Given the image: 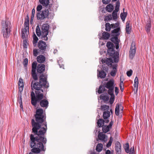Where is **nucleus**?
Returning <instances> with one entry per match:
<instances>
[{
    "mask_svg": "<svg viewBox=\"0 0 154 154\" xmlns=\"http://www.w3.org/2000/svg\"><path fill=\"white\" fill-rule=\"evenodd\" d=\"M47 79V77L42 74L39 77V82H35L33 80L32 81L31 87L32 91L31 94V102L35 106H36L37 103L44 99L43 91L42 88H47L49 87V83Z\"/></svg>",
    "mask_w": 154,
    "mask_h": 154,
    "instance_id": "1",
    "label": "nucleus"
},
{
    "mask_svg": "<svg viewBox=\"0 0 154 154\" xmlns=\"http://www.w3.org/2000/svg\"><path fill=\"white\" fill-rule=\"evenodd\" d=\"M35 122L34 119L31 121L32 127V133L35 135L43 134L45 135L47 130V123L45 121L46 117L42 109H37L35 115Z\"/></svg>",
    "mask_w": 154,
    "mask_h": 154,
    "instance_id": "2",
    "label": "nucleus"
},
{
    "mask_svg": "<svg viewBox=\"0 0 154 154\" xmlns=\"http://www.w3.org/2000/svg\"><path fill=\"white\" fill-rule=\"evenodd\" d=\"M39 133V135H30V146L31 148H32L31 150L32 153H39L41 151L45 150L43 144L46 143V139L43 134H40V132Z\"/></svg>",
    "mask_w": 154,
    "mask_h": 154,
    "instance_id": "3",
    "label": "nucleus"
},
{
    "mask_svg": "<svg viewBox=\"0 0 154 154\" xmlns=\"http://www.w3.org/2000/svg\"><path fill=\"white\" fill-rule=\"evenodd\" d=\"M40 4L45 7L44 10L42 12H37L36 18L38 20L43 21L46 19H48L52 18L54 15V11L51 8L52 5L49 4V0H39Z\"/></svg>",
    "mask_w": 154,
    "mask_h": 154,
    "instance_id": "4",
    "label": "nucleus"
},
{
    "mask_svg": "<svg viewBox=\"0 0 154 154\" xmlns=\"http://www.w3.org/2000/svg\"><path fill=\"white\" fill-rule=\"evenodd\" d=\"M2 32L4 38L9 37L11 32V23L8 20H3L2 22Z\"/></svg>",
    "mask_w": 154,
    "mask_h": 154,
    "instance_id": "5",
    "label": "nucleus"
},
{
    "mask_svg": "<svg viewBox=\"0 0 154 154\" xmlns=\"http://www.w3.org/2000/svg\"><path fill=\"white\" fill-rule=\"evenodd\" d=\"M49 25L47 23L44 24L42 26V38L43 40L47 41L48 37L47 36L48 33Z\"/></svg>",
    "mask_w": 154,
    "mask_h": 154,
    "instance_id": "6",
    "label": "nucleus"
},
{
    "mask_svg": "<svg viewBox=\"0 0 154 154\" xmlns=\"http://www.w3.org/2000/svg\"><path fill=\"white\" fill-rule=\"evenodd\" d=\"M105 87L109 89L108 91V93H113L114 88L113 80H111L108 82L105 85Z\"/></svg>",
    "mask_w": 154,
    "mask_h": 154,
    "instance_id": "7",
    "label": "nucleus"
},
{
    "mask_svg": "<svg viewBox=\"0 0 154 154\" xmlns=\"http://www.w3.org/2000/svg\"><path fill=\"white\" fill-rule=\"evenodd\" d=\"M136 52V48L135 44L134 43H132L129 51V57L131 59H132L134 56Z\"/></svg>",
    "mask_w": 154,
    "mask_h": 154,
    "instance_id": "8",
    "label": "nucleus"
},
{
    "mask_svg": "<svg viewBox=\"0 0 154 154\" xmlns=\"http://www.w3.org/2000/svg\"><path fill=\"white\" fill-rule=\"evenodd\" d=\"M38 46L40 51H45L46 49L47 45L45 42L42 41H40L38 43Z\"/></svg>",
    "mask_w": 154,
    "mask_h": 154,
    "instance_id": "9",
    "label": "nucleus"
},
{
    "mask_svg": "<svg viewBox=\"0 0 154 154\" xmlns=\"http://www.w3.org/2000/svg\"><path fill=\"white\" fill-rule=\"evenodd\" d=\"M113 124V121H111L108 125H103L102 126V130L103 132L106 133L108 132L111 128L112 125Z\"/></svg>",
    "mask_w": 154,
    "mask_h": 154,
    "instance_id": "10",
    "label": "nucleus"
},
{
    "mask_svg": "<svg viewBox=\"0 0 154 154\" xmlns=\"http://www.w3.org/2000/svg\"><path fill=\"white\" fill-rule=\"evenodd\" d=\"M38 102H39L40 105L42 107L46 109L48 106V102L47 100L45 98L41 100Z\"/></svg>",
    "mask_w": 154,
    "mask_h": 154,
    "instance_id": "11",
    "label": "nucleus"
},
{
    "mask_svg": "<svg viewBox=\"0 0 154 154\" xmlns=\"http://www.w3.org/2000/svg\"><path fill=\"white\" fill-rule=\"evenodd\" d=\"M123 107L121 104H117L115 109V113L116 115L118 116L119 115V112L121 111H122L123 109Z\"/></svg>",
    "mask_w": 154,
    "mask_h": 154,
    "instance_id": "12",
    "label": "nucleus"
},
{
    "mask_svg": "<svg viewBox=\"0 0 154 154\" xmlns=\"http://www.w3.org/2000/svg\"><path fill=\"white\" fill-rule=\"evenodd\" d=\"M45 70V66L42 64H40L38 65L37 69V72L41 73Z\"/></svg>",
    "mask_w": 154,
    "mask_h": 154,
    "instance_id": "13",
    "label": "nucleus"
},
{
    "mask_svg": "<svg viewBox=\"0 0 154 154\" xmlns=\"http://www.w3.org/2000/svg\"><path fill=\"white\" fill-rule=\"evenodd\" d=\"M115 150L117 154H120L121 153V146L119 142H117L116 143Z\"/></svg>",
    "mask_w": 154,
    "mask_h": 154,
    "instance_id": "14",
    "label": "nucleus"
},
{
    "mask_svg": "<svg viewBox=\"0 0 154 154\" xmlns=\"http://www.w3.org/2000/svg\"><path fill=\"white\" fill-rule=\"evenodd\" d=\"M29 18L28 16L27 18L25 19L24 21V29L25 30H26L27 31V32H28V30H29Z\"/></svg>",
    "mask_w": 154,
    "mask_h": 154,
    "instance_id": "15",
    "label": "nucleus"
},
{
    "mask_svg": "<svg viewBox=\"0 0 154 154\" xmlns=\"http://www.w3.org/2000/svg\"><path fill=\"white\" fill-rule=\"evenodd\" d=\"M37 61L39 63H43L45 60V57L42 55L38 56L37 58Z\"/></svg>",
    "mask_w": 154,
    "mask_h": 154,
    "instance_id": "16",
    "label": "nucleus"
},
{
    "mask_svg": "<svg viewBox=\"0 0 154 154\" xmlns=\"http://www.w3.org/2000/svg\"><path fill=\"white\" fill-rule=\"evenodd\" d=\"M28 32H27V31L26 30H25V29H23L22 30V35L21 37L23 39H24L26 38L27 36V35L29 33V30H28Z\"/></svg>",
    "mask_w": 154,
    "mask_h": 154,
    "instance_id": "17",
    "label": "nucleus"
},
{
    "mask_svg": "<svg viewBox=\"0 0 154 154\" xmlns=\"http://www.w3.org/2000/svg\"><path fill=\"white\" fill-rule=\"evenodd\" d=\"M138 79L137 77H136L134 80V91H136V92H137V88L138 87Z\"/></svg>",
    "mask_w": 154,
    "mask_h": 154,
    "instance_id": "18",
    "label": "nucleus"
},
{
    "mask_svg": "<svg viewBox=\"0 0 154 154\" xmlns=\"http://www.w3.org/2000/svg\"><path fill=\"white\" fill-rule=\"evenodd\" d=\"M110 112L108 110H106L103 113V117L104 119H108L110 116Z\"/></svg>",
    "mask_w": 154,
    "mask_h": 154,
    "instance_id": "19",
    "label": "nucleus"
},
{
    "mask_svg": "<svg viewBox=\"0 0 154 154\" xmlns=\"http://www.w3.org/2000/svg\"><path fill=\"white\" fill-rule=\"evenodd\" d=\"M126 30L128 34H130L131 32V27L129 25V22L127 21L126 23Z\"/></svg>",
    "mask_w": 154,
    "mask_h": 154,
    "instance_id": "20",
    "label": "nucleus"
},
{
    "mask_svg": "<svg viewBox=\"0 0 154 154\" xmlns=\"http://www.w3.org/2000/svg\"><path fill=\"white\" fill-rule=\"evenodd\" d=\"M106 8L107 11L109 12H110L113 11L114 8L113 5L111 4H109L106 6Z\"/></svg>",
    "mask_w": 154,
    "mask_h": 154,
    "instance_id": "21",
    "label": "nucleus"
},
{
    "mask_svg": "<svg viewBox=\"0 0 154 154\" xmlns=\"http://www.w3.org/2000/svg\"><path fill=\"white\" fill-rule=\"evenodd\" d=\"M107 53L110 56L112 57H114L115 53V51L114 50V48L108 49L107 50Z\"/></svg>",
    "mask_w": 154,
    "mask_h": 154,
    "instance_id": "22",
    "label": "nucleus"
},
{
    "mask_svg": "<svg viewBox=\"0 0 154 154\" xmlns=\"http://www.w3.org/2000/svg\"><path fill=\"white\" fill-rule=\"evenodd\" d=\"M106 135L102 133H100L98 135L99 139L103 141H105Z\"/></svg>",
    "mask_w": 154,
    "mask_h": 154,
    "instance_id": "23",
    "label": "nucleus"
},
{
    "mask_svg": "<svg viewBox=\"0 0 154 154\" xmlns=\"http://www.w3.org/2000/svg\"><path fill=\"white\" fill-rule=\"evenodd\" d=\"M106 74L105 72L103 71H101L99 72V74L97 75V76L101 79L103 78L106 77Z\"/></svg>",
    "mask_w": 154,
    "mask_h": 154,
    "instance_id": "24",
    "label": "nucleus"
},
{
    "mask_svg": "<svg viewBox=\"0 0 154 154\" xmlns=\"http://www.w3.org/2000/svg\"><path fill=\"white\" fill-rule=\"evenodd\" d=\"M102 35L103 38L105 39H108L110 36L109 33L106 32H104L103 33Z\"/></svg>",
    "mask_w": 154,
    "mask_h": 154,
    "instance_id": "25",
    "label": "nucleus"
},
{
    "mask_svg": "<svg viewBox=\"0 0 154 154\" xmlns=\"http://www.w3.org/2000/svg\"><path fill=\"white\" fill-rule=\"evenodd\" d=\"M111 41L115 44L119 43V40L118 39L117 36L113 37L111 38Z\"/></svg>",
    "mask_w": 154,
    "mask_h": 154,
    "instance_id": "26",
    "label": "nucleus"
},
{
    "mask_svg": "<svg viewBox=\"0 0 154 154\" xmlns=\"http://www.w3.org/2000/svg\"><path fill=\"white\" fill-rule=\"evenodd\" d=\"M116 66H114L112 67V70L110 72V74L111 76H114L115 75L116 73Z\"/></svg>",
    "mask_w": 154,
    "mask_h": 154,
    "instance_id": "27",
    "label": "nucleus"
},
{
    "mask_svg": "<svg viewBox=\"0 0 154 154\" xmlns=\"http://www.w3.org/2000/svg\"><path fill=\"white\" fill-rule=\"evenodd\" d=\"M36 32L38 36H42V31H41L39 25H37L36 27Z\"/></svg>",
    "mask_w": 154,
    "mask_h": 154,
    "instance_id": "28",
    "label": "nucleus"
},
{
    "mask_svg": "<svg viewBox=\"0 0 154 154\" xmlns=\"http://www.w3.org/2000/svg\"><path fill=\"white\" fill-rule=\"evenodd\" d=\"M104 121L103 119H100L98 120L97 124L99 127H101L103 125Z\"/></svg>",
    "mask_w": 154,
    "mask_h": 154,
    "instance_id": "29",
    "label": "nucleus"
},
{
    "mask_svg": "<svg viewBox=\"0 0 154 154\" xmlns=\"http://www.w3.org/2000/svg\"><path fill=\"white\" fill-rule=\"evenodd\" d=\"M103 148V145L101 143H99L96 147V150L98 152H100Z\"/></svg>",
    "mask_w": 154,
    "mask_h": 154,
    "instance_id": "30",
    "label": "nucleus"
},
{
    "mask_svg": "<svg viewBox=\"0 0 154 154\" xmlns=\"http://www.w3.org/2000/svg\"><path fill=\"white\" fill-rule=\"evenodd\" d=\"M105 87L103 86H100L98 91L99 94H101L106 91Z\"/></svg>",
    "mask_w": 154,
    "mask_h": 154,
    "instance_id": "31",
    "label": "nucleus"
},
{
    "mask_svg": "<svg viewBox=\"0 0 154 154\" xmlns=\"http://www.w3.org/2000/svg\"><path fill=\"white\" fill-rule=\"evenodd\" d=\"M106 46L108 48V49H109L111 48H114V45L111 42H108L106 43Z\"/></svg>",
    "mask_w": 154,
    "mask_h": 154,
    "instance_id": "32",
    "label": "nucleus"
},
{
    "mask_svg": "<svg viewBox=\"0 0 154 154\" xmlns=\"http://www.w3.org/2000/svg\"><path fill=\"white\" fill-rule=\"evenodd\" d=\"M37 66V63L34 62L32 64V72H34L36 71V69Z\"/></svg>",
    "mask_w": 154,
    "mask_h": 154,
    "instance_id": "33",
    "label": "nucleus"
},
{
    "mask_svg": "<svg viewBox=\"0 0 154 154\" xmlns=\"http://www.w3.org/2000/svg\"><path fill=\"white\" fill-rule=\"evenodd\" d=\"M120 30L119 27H118L116 29H114L112 31V33H115L116 34V36H118L119 35V32Z\"/></svg>",
    "mask_w": 154,
    "mask_h": 154,
    "instance_id": "34",
    "label": "nucleus"
},
{
    "mask_svg": "<svg viewBox=\"0 0 154 154\" xmlns=\"http://www.w3.org/2000/svg\"><path fill=\"white\" fill-rule=\"evenodd\" d=\"M33 44L34 46H35L38 40V38L35 34H34V35H33Z\"/></svg>",
    "mask_w": 154,
    "mask_h": 154,
    "instance_id": "35",
    "label": "nucleus"
},
{
    "mask_svg": "<svg viewBox=\"0 0 154 154\" xmlns=\"http://www.w3.org/2000/svg\"><path fill=\"white\" fill-rule=\"evenodd\" d=\"M111 96V97L110 99V103L112 104L114 100L115 96L113 93H108Z\"/></svg>",
    "mask_w": 154,
    "mask_h": 154,
    "instance_id": "36",
    "label": "nucleus"
},
{
    "mask_svg": "<svg viewBox=\"0 0 154 154\" xmlns=\"http://www.w3.org/2000/svg\"><path fill=\"white\" fill-rule=\"evenodd\" d=\"M127 13L124 12L121 13L120 14V17L122 21H124L127 16Z\"/></svg>",
    "mask_w": 154,
    "mask_h": 154,
    "instance_id": "37",
    "label": "nucleus"
},
{
    "mask_svg": "<svg viewBox=\"0 0 154 154\" xmlns=\"http://www.w3.org/2000/svg\"><path fill=\"white\" fill-rule=\"evenodd\" d=\"M124 148L126 152L128 153L129 152V145L128 143H126L125 144L124 146Z\"/></svg>",
    "mask_w": 154,
    "mask_h": 154,
    "instance_id": "38",
    "label": "nucleus"
},
{
    "mask_svg": "<svg viewBox=\"0 0 154 154\" xmlns=\"http://www.w3.org/2000/svg\"><path fill=\"white\" fill-rule=\"evenodd\" d=\"M105 30L107 31H109L110 30L111 25L109 23H106L105 24Z\"/></svg>",
    "mask_w": 154,
    "mask_h": 154,
    "instance_id": "39",
    "label": "nucleus"
},
{
    "mask_svg": "<svg viewBox=\"0 0 154 154\" xmlns=\"http://www.w3.org/2000/svg\"><path fill=\"white\" fill-rule=\"evenodd\" d=\"M112 17L113 20H115L117 18V12H116L115 11H114L112 13Z\"/></svg>",
    "mask_w": 154,
    "mask_h": 154,
    "instance_id": "40",
    "label": "nucleus"
},
{
    "mask_svg": "<svg viewBox=\"0 0 154 154\" xmlns=\"http://www.w3.org/2000/svg\"><path fill=\"white\" fill-rule=\"evenodd\" d=\"M112 16L111 15H108L106 16L104 19V21H108L112 19Z\"/></svg>",
    "mask_w": 154,
    "mask_h": 154,
    "instance_id": "41",
    "label": "nucleus"
},
{
    "mask_svg": "<svg viewBox=\"0 0 154 154\" xmlns=\"http://www.w3.org/2000/svg\"><path fill=\"white\" fill-rule=\"evenodd\" d=\"M120 3L119 2L117 1L116 3V5L115 9L116 12H118L119 9Z\"/></svg>",
    "mask_w": 154,
    "mask_h": 154,
    "instance_id": "42",
    "label": "nucleus"
},
{
    "mask_svg": "<svg viewBox=\"0 0 154 154\" xmlns=\"http://www.w3.org/2000/svg\"><path fill=\"white\" fill-rule=\"evenodd\" d=\"M101 108L103 110H109V106L106 105H104L101 106Z\"/></svg>",
    "mask_w": 154,
    "mask_h": 154,
    "instance_id": "43",
    "label": "nucleus"
},
{
    "mask_svg": "<svg viewBox=\"0 0 154 154\" xmlns=\"http://www.w3.org/2000/svg\"><path fill=\"white\" fill-rule=\"evenodd\" d=\"M119 86L121 91H123L124 90V84L123 81H122L121 79H120V82L119 84Z\"/></svg>",
    "mask_w": 154,
    "mask_h": 154,
    "instance_id": "44",
    "label": "nucleus"
},
{
    "mask_svg": "<svg viewBox=\"0 0 154 154\" xmlns=\"http://www.w3.org/2000/svg\"><path fill=\"white\" fill-rule=\"evenodd\" d=\"M23 86V80L21 78H20L19 80V86Z\"/></svg>",
    "mask_w": 154,
    "mask_h": 154,
    "instance_id": "45",
    "label": "nucleus"
},
{
    "mask_svg": "<svg viewBox=\"0 0 154 154\" xmlns=\"http://www.w3.org/2000/svg\"><path fill=\"white\" fill-rule=\"evenodd\" d=\"M39 53V50L37 49H35L33 50V55L35 56H37L38 54Z\"/></svg>",
    "mask_w": 154,
    "mask_h": 154,
    "instance_id": "46",
    "label": "nucleus"
},
{
    "mask_svg": "<svg viewBox=\"0 0 154 154\" xmlns=\"http://www.w3.org/2000/svg\"><path fill=\"white\" fill-rule=\"evenodd\" d=\"M104 62L106 64V65H107L108 66L109 65H111L112 64L111 60L108 58H107L106 60L105 61H104Z\"/></svg>",
    "mask_w": 154,
    "mask_h": 154,
    "instance_id": "47",
    "label": "nucleus"
},
{
    "mask_svg": "<svg viewBox=\"0 0 154 154\" xmlns=\"http://www.w3.org/2000/svg\"><path fill=\"white\" fill-rule=\"evenodd\" d=\"M32 76L33 78L35 80H36L38 79V77L37 76V74L36 73V72H32Z\"/></svg>",
    "mask_w": 154,
    "mask_h": 154,
    "instance_id": "48",
    "label": "nucleus"
},
{
    "mask_svg": "<svg viewBox=\"0 0 154 154\" xmlns=\"http://www.w3.org/2000/svg\"><path fill=\"white\" fill-rule=\"evenodd\" d=\"M42 5H39L37 6L36 8V10L38 12H41V11L42 9Z\"/></svg>",
    "mask_w": 154,
    "mask_h": 154,
    "instance_id": "49",
    "label": "nucleus"
},
{
    "mask_svg": "<svg viewBox=\"0 0 154 154\" xmlns=\"http://www.w3.org/2000/svg\"><path fill=\"white\" fill-rule=\"evenodd\" d=\"M107 94L106 95H104L103 94H102L100 95V98L103 100H107L108 98V97L106 96Z\"/></svg>",
    "mask_w": 154,
    "mask_h": 154,
    "instance_id": "50",
    "label": "nucleus"
},
{
    "mask_svg": "<svg viewBox=\"0 0 154 154\" xmlns=\"http://www.w3.org/2000/svg\"><path fill=\"white\" fill-rule=\"evenodd\" d=\"M22 93L19 92L18 93V100H19V102H22Z\"/></svg>",
    "mask_w": 154,
    "mask_h": 154,
    "instance_id": "51",
    "label": "nucleus"
},
{
    "mask_svg": "<svg viewBox=\"0 0 154 154\" xmlns=\"http://www.w3.org/2000/svg\"><path fill=\"white\" fill-rule=\"evenodd\" d=\"M110 25L112 28H114L118 27L119 26V24L116 23L115 24H112Z\"/></svg>",
    "mask_w": 154,
    "mask_h": 154,
    "instance_id": "52",
    "label": "nucleus"
},
{
    "mask_svg": "<svg viewBox=\"0 0 154 154\" xmlns=\"http://www.w3.org/2000/svg\"><path fill=\"white\" fill-rule=\"evenodd\" d=\"M151 26V24L150 23L148 24L147 25L146 29V32H148L149 31Z\"/></svg>",
    "mask_w": 154,
    "mask_h": 154,
    "instance_id": "53",
    "label": "nucleus"
},
{
    "mask_svg": "<svg viewBox=\"0 0 154 154\" xmlns=\"http://www.w3.org/2000/svg\"><path fill=\"white\" fill-rule=\"evenodd\" d=\"M102 70H105L106 71H107L108 70V67H107V66L105 65V64H103V65H102Z\"/></svg>",
    "mask_w": 154,
    "mask_h": 154,
    "instance_id": "54",
    "label": "nucleus"
},
{
    "mask_svg": "<svg viewBox=\"0 0 154 154\" xmlns=\"http://www.w3.org/2000/svg\"><path fill=\"white\" fill-rule=\"evenodd\" d=\"M28 63V60L27 58H25L23 62V64L24 65V66H26L27 64Z\"/></svg>",
    "mask_w": 154,
    "mask_h": 154,
    "instance_id": "55",
    "label": "nucleus"
},
{
    "mask_svg": "<svg viewBox=\"0 0 154 154\" xmlns=\"http://www.w3.org/2000/svg\"><path fill=\"white\" fill-rule=\"evenodd\" d=\"M132 71L130 70L129 71H128L127 72V75L128 77H130L132 75Z\"/></svg>",
    "mask_w": 154,
    "mask_h": 154,
    "instance_id": "56",
    "label": "nucleus"
},
{
    "mask_svg": "<svg viewBox=\"0 0 154 154\" xmlns=\"http://www.w3.org/2000/svg\"><path fill=\"white\" fill-rule=\"evenodd\" d=\"M111 0H103L102 2L104 4H107Z\"/></svg>",
    "mask_w": 154,
    "mask_h": 154,
    "instance_id": "57",
    "label": "nucleus"
},
{
    "mask_svg": "<svg viewBox=\"0 0 154 154\" xmlns=\"http://www.w3.org/2000/svg\"><path fill=\"white\" fill-rule=\"evenodd\" d=\"M112 143V142H111V141L109 140L107 144V147H109L111 145Z\"/></svg>",
    "mask_w": 154,
    "mask_h": 154,
    "instance_id": "58",
    "label": "nucleus"
},
{
    "mask_svg": "<svg viewBox=\"0 0 154 154\" xmlns=\"http://www.w3.org/2000/svg\"><path fill=\"white\" fill-rule=\"evenodd\" d=\"M23 86H19V90L20 92L22 93L23 90Z\"/></svg>",
    "mask_w": 154,
    "mask_h": 154,
    "instance_id": "59",
    "label": "nucleus"
},
{
    "mask_svg": "<svg viewBox=\"0 0 154 154\" xmlns=\"http://www.w3.org/2000/svg\"><path fill=\"white\" fill-rule=\"evenodd\" d=\"M115 92L116 95H117L119 93V89L117 87L115 88Z\"/></svg>",
    "mask_w": 154,
    "mask_h": 154,
    "instance_id": "60",
    "label": "nucleus"
},
{
    "mask_svg": "<svg viewBox=\"0 0 154 154\" xmlns=\"http://www.w3.org/2000/svg\"><path fill=\"white\" fill-rule=\"evenodd\" d=\"M35 14V10L34 8H33L32 11L31 16H34Z\"/></svg>",
    "mask_w": 154,
    "mask_h": 154,
    "instance_id": "61",
    "label": "nucleus"
},
{
    "mask_svg": "<svg viewBox=\"0 0 154 154\" xmlns=\"http://www.w3.org/2000/svg\"><path fill=\"white\" fill-rule=\"evenodd\" d=\"M134 147L133 146L132 147H131L129 150V152H134Z\"/></svg>",
    "mask_w": 154,
    "mask_h": 154,
    "instance_id": "62",
    "label": "nucleus"
},
{
    "mask_svg": "<svg viewBox=\"0 0 154 154\" xmlns=\"http://www.w3.org/2000/svg\"><path fill=\"white\" fill-rule=\"evenodd\" d=\"M19 103L20 104V108L21 109H23V106L22 105V102H19Z\"/></svg>",
    "mask_w": 154,
    "mask_h": 154,
    "instance_id": "63",
    "label": "nucleus"
},
{
    "mask_svg": "<svg viewBox=\"0 0 154 154\" xmlns=\"http://www.w3.org/2000/svg\"><path fill=\"white\" fill-rule=\"evenodd\" d=\"M110 151L109 150H107L106 152V154H110Z\"/></svg>",
    "mask_w": 154,
    "mask_h": 154,
    "instance_id": "64",
    "label": "nucleus"
}]
</instances>
